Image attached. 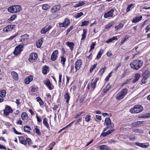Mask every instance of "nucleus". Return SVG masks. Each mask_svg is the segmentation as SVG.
<instances>
[{
    "instance_id": "1",
    "label": "nucleus",
    "mask_w": 150,
    "mask_h": 150,
    "mask_svg": "<svg viewBox=\"0 0 150 150\" xmlns=\"http://www.w3.org/2000/svg\"><path fill=\"white\" fill-rule=\"evenodd\" d=\"M143 64V62L141 60L136 59L132 61L130 64V66L131 68L137 70L142 67Z\"/></svg>"
},
{
    "instance_id": "2",
    "label": "nucleus",
    "mask_w": 150,
    "mask_h": 150,
    "mask_svg": "<svg viewBox=\"0 0 150 150\" xmlns=\"http://www.w3.org/2000/svg\"><path fill=\"white\" fill-rule=\"evenodd\" d=\"M127 89L123 88L116 96V99L117 100H120L124 98L127 93Z\"/></svg>"
},
{
    "instance_id": "3",
    "label": "nucleus",
    "mask_w": 150,
    "mask_h": 150,
    "mask_svg": "<svg viewBox=\"0 0 150 150\" xmlns=\"http://www.w3.org/2000/svg\"><path fill=\"white\" fill-rule=\"evenodd\" d=\"M22 9L20 5H14L9 7L8 9V11L11 13H17L20 12Z\"/></svg>"
},
{
    "instance_id": "4",
    "label": "nucleus",
    "mask_w": 150,
    "mask_h": 150,
    "mask_svg": "<svg viewBox=\"0 0 150 150\" xmlns=\"http://www.w3.org/2000/svg\"><path fill=\"white\" fill-rule=\"evenodd\" d=\"M143 109V107L140 105H134L133 108L131 109L129 111L130 112H140Z\"/></svg>"
},
{
    "instance_id": "5",
    "label": "nucleus",
    "mask_w": 150,
    "mask_h": 150,
    "mask_svg": "<svg viewBox=\"0 0 150 150\" xmlns=\"http://www.w3.org/2000/svg\"><path fill=\"white\" fill-rule=\"evenodd\" d=\"M23 46L22 45H20L17 46L13 52V54L16 55H17L20 54L21 52L23 50Z\"/></svg>"
},
{
    "instance_id": "6",
    "label": "nucleus",
    "mask_w": 150,
    "mask_h": 150,
    "mask_svg": "<svg viewBox=\"0 0 150 150\" xmlns=\"http://www.w3.org/2000/svg\"><path fill=\"white\" fill-rule=\"evenodd\" d=\"M82 62V60L79 59L77 60L75 64V67L76 69L75 71L80 70L81 67Z\"/></svg>"
},
{
    "instance_id": "7",
    "label": "nucleus",
    "mask_w": 150,
    "mask_h": 150,
    "mask_svg": "<svg viewBox=\"0 0 150 150\" xmlns=\"http://www.w3.org/2000/svg\"><path fill=\"white\" fill-rule=\"evenodd\" d=\"M115 11L114 9H112L110 11L105 13L104 17L105 18H107L109 17H112L113 12Z\"/></svg>"
},
{
    "instance_id": "8",
    "label": "nucleus",
    "mask_w": 150,
    "mask_h": 150,
    "mask_svg": "<svg viewBox=\"0 0 150 150\" xmlns=\"http://www.w3.org/2000/svg\"><path fill=\"white\" fill-rule=\"evenodd\" d=\"M58 52L57 50H55L53 51L51 57V59L53 61H55L58 57Z\"/></svg>"
},
{
    "instance_id": "9",
    "label": "nucleus",
    "mask_w": 150,
    "mask_h": 150,
    "mask_svg": "<svg viewBox=\"0 0 150 150\" xmlns=\"http://www.w3.org/2000/svg\"><path fill=\"white\" fill-rule=\"evenodd\" d=\"M52 27L51 25H49L48 26L46 25L41 30V33L42 34L45 33L49 31L52 28Z\"/></svg>"
},
{
    "instance_id": "10",
    "label": "nucleus",
    "mask_w": 150,
    "mask_h": 150,
    "mask_svg": "<svg viewBox=\"0 0 150 150\" xmlns=\"http://www.w3.org/2000/svg\"><path fill=\"white\" fill-rule=\"evenodd\" d=\"M15 27V25H11L6 26L3 29L4 31L7 32L11 31Z\"/></svg>"
},
{
    "instance_id": "11",
    "label": "nucleus",
    "mask_w": 150,
    "mask_h": 150,
    "mask_svg": "<svg viewBox=\"0 0 150 150\" xmlns=\"http://www.w3.org/2000/svg\"><path fill=\"white\" fill-rule=\"evenodd\" d=\"M135 144L137 146L143 148H146L148 147L149 146V143L146 142L142 143L136 142L135 143Z\"/></svg>"
},
{
    "instance_id": "12",
    "label": "nucleus",
    "mask_w": 150,
    "mask_h": 150,
    "mask_svg": "<svg viewBox=\"0 0 150 150\" xmlns=\"http://www.w3.org/2000/svg\"><path fill=\"white\" fill-rule=\"evenodd\" d=\"M69 23V20L68 18H66L63 23H59V25L61 27H65L67 26Z\"/></svg>"
},
{
    "instance_id": "13",
    "label": "nucleus",
    "mask_w": 150,
    "mask_h": 150,
    "mask_svg": "<svg viewBox=\"0 0 150 150\" xmlns=\"http://www.w3.org/2000/svg\"><path fill=\"white\" fill-rule=\"evenodd\" d=\"M38 57L37 54L35 53H33L30 54L29 58V60L30 61L34 60L37 59Z\"/></svg>"
},
{
    "instance_id": "14",
    "label": "nucleus",
    "mask_w": 150,
    "mask_h": 150,
    "mask_svg": "<svg viewBox=\"0 0 150 150\" xmlns=\"http://www.w3.org/2000/svg\"><path fill=\"white\" fill-rule=\"evenodd\" d=\"M105 123L106 124L109 126V127L113 128L114 127V125L112 123H111V121L110 118L107 117L105 120Z\"/></svg>"
},
{
    "instance_id": "15",
    "label": "nucleus",
    "mask_w": 150,
    "mask_h": 150,
    "mask_svg": "<svg viewBox=\"0 0 150 150\" xmlns=\"http://www.w3.org/2000/svg\"><path fill=\"white\" fill-rule=\"evenodd\" d=\"M60 8V6L58 5H55L53 6L51 10V12L52 13L56 12Z\"/></svg>"
},
{
    "instance_id": "16",
    "label": "nucleus",
    "mask_w": 150,
    "mask_h": 150,
    "mask_svg": "<svg viewBox=\"0 0 150 150\" xmlns=\"http://www.w3.org/2000/svg\"><path fill=\"white\" fill-rule=\"evenodd\" d=\"M33 80V76L31 75H30L26 77L25 80V84H28Z\"/></svg>"
},
{
    "instance_id": "17",
    "label": "nucleus",
    "mask_w": 150,
    "mask_h": 150,
    "mask_svg": "<svg viewBox=\"0 0 150 150\" xmlns=\"http://www.w3.org/2000/svg\"><path fill=\"white\" fill-rule=\"evenodd\" d=\"M64 99L66 100V103L68 104L69 103L70 97L68 91L66 92V93L64 95Z\"/></svg>"
},
{
    "instance_id": "18",
    "label": "nucleus",
    "mask_w": 150,
    "mask_h": 150,
    "mask_svg": "<svg viewBox=\"0 0 150 150\" xmlns=\"http://www.w3.org/2000/svg\"><path fill=\"white\" fill-rule=\"evenodd\" d=\"M29 35L27 34H24L21 37L20 42H23L27 40L28 38Z\"/></svg>"
},
{
    "instance_id": "19",
    "label": "nucleus",
    "mask_w": 150,
    "mask_h": 150,
    "mask_svg": "<svg viewBox=\"0 0 150 150\" xmlns=\"http://www.w3.org/2000/svg\"><path fill=\"white\" fill-rule=\"evenodd\" d=\"M4 111V112H12L13 110L10 106L6 105Z\"/></svg>"
},
{
    "instance_id": "20",
    "label": "nucleus",
    "mask_w": 150,
    "mask_h": 150,
    "mask_svg": "<svg viewBox=\"0 0 150 150\" xmlns=\"http://www.w3.org/2000/svg\"><path fill=\"white\" fill-rule=\"evenodd\" d=\"M142 18V16H140L139 17H137L133 18V20L132 21V22L133 23H136L139 22L140 21Z\"/></svg>"
},
{
    "instance_id": "21",
    "label": "nucleus",
    "mask_w": 150,
    "mask_h": 150,
    "mask_svg": "<svg viewBox=\"0 0 150 150\" xmlns=\"http://www.w3.org/2000/svg\"><path fill=\"white\" fill-rule=\"evenodd\" d=\"M45 84L49 89L52 90L53 88V87L51 86L50 82L49 79H47L45 81Z\"/></svg>"
},
{
    "instance_id": "22",
    "label": "nucleus",
    "mask_w": 150,
    "mask_h": 150,
    "mask_svg": "<svg viewBox=\"0 0 150 150\" xmlns=\"http://www.w3.org/2000/svg\"><path fill=\"white\" fill-rule=\"evenodd\" d=\"M98 80V78H96L94 81L93 80L92 81L91 85V87L92 88H93V89H94L95 88L97 81Z\"/></svg>"
},
{
    "instance_id": "23",
    "label": "nucleus",
    "mask_w": 150,
    "mask_h": 150,
    "mask_svg": "<svg viewBox=\"0 0 150 150\" xmlns=\"http://www.w3.org/2000/svg\"><path fill=\"white\" fill-rule=\"evenodd\" d=\"M140 77V74H136L134 76L133 80H132V82L133 83H135L139 79Z\"/></svg>"
},
{
    "instance_id": "24",
    "label": "nucleus",
    "mask_w": 150,
    "mask_h": 150,
    "mask_svg": "<svg viewBox=\"0 0 150 150\" xmlns=\"http://www.w3.org/2000/svg\"><path fill=\"white\" fill-rule=\"evenodd\" d=\"M11 74L13 78L16 80H17L18 78V74L15 71H13L11 72Z\"/></svg>"
},
{
    "instance_id": "25",
    "label": "nucleus",
    "mask_w": 150,
    "mask_h": 150,
    "mask_svg": "<svg viewBox=\"0 0 150 150\" xmlns=\"http://www.w3.org/2000/svg\"><path fill=\"white\" fill-rule=\"evenodd\" d=\"M86 3V2L85 1H79L78 3L76 4L74 6V7H79L84 5Z\"/></svg>"
},
{
    "instance_id": "26",
    "label": "nucleus",
    "mask_w": 150,
    "mask_h": 150,
    "mask_svg": "<svg viewBox=\"0 0 150 150\" xmlns=\"http://www.w3.org/2000/svg\"><path fill=\"white\" fill-rule=\"evenodd\" d=\"M117 39H118L117 38V36L113 37L106 40V42L109 44L110 42H112L113 41L117 40Z\"/></svg>"
},
{
    "instance_id": "27",
    "label": "nucleus",
    "mask_w": 150,
    "mask_h": 150,
    "mask_svg": "<svg viewBox=\"0 0 150 150\" xmlns=\"http://www.w3.org/2000/svg\"><path fill=\"white\" fill-rule=\"evenodd\" d=\"M87 33V30L86 29H84L83 30V33L81 35L82 38H81V40H84L86 37V35Z\"/></svg>"
},
{
    "instance_id": "28",
    "label": "nucleus",
    "mask_w": 150,
    "mask_h": 150,
    "mask_svg": "<svg viewBox=\"0 0 150 150\" xmlns=\"http://www.w3.org/2000/svg\"><path fill=\"white\" fill-rule=\"evenodd\" d=\"M144 122V121H138L137 122L132 123V126L133 127H135L136 126L143 124Z\"/></svg>"
},
{
    "instance_id": "29",
    "label": "nucleus",
    "mask_w": 150,
    "mask_h": 150,
    "mask_svg": "<svg viewBox=\"0 0 150 150\" xmlns=\"http://www.w3.org/2000/svg\"><path fill=\"white\" fill-rule=\"evenodd\" d=\"M60 61V62L62 64V65L64 66L65 64V63L66 61V58L64 57V55L61 57Z\"/></svg>"
},
{
    "instance_id": "30",
    "label": "nucleus",
    "mask_w": 150,
    "mask_h": 150,
    "mask_svg": "<svg viewBox=\"0 0 150 150\" xmlns=\"http://www.w3.org/2000/svg\"><path fill=\"white\" fill-rule=\"evenodd\" d=\"M42 38L41 40H38L36 42V47L38 48H40L43 42L42 39Z\"/></svg>"
},
{
    "instance_id": "31",
    "label": "nucleus",
    "mask_w": 150,
    "mask_h": 150,
    "mask_svg": "<svg viewBox=\"0 0 150 150\" xmlns=\"http://www.w3.org/2000/svg\"><path fill=\"white\" fill-rule=\"evenodd\" d=\"M19 141L21 143L25 145L26 144V141L23 137H21L19 138Z\"/></svg>"
},
{
    "instance_id": "32",
    "label": "nucleus",
    "mask_w": 150,
    "mask_h": 150,
    "mask_svg": "<svg viewBox=\"0 0 150 150\" xmlns=\"http://www.w3.org/2000/svg\"><path fill=\"white\" fill-rule=\"evenodd\" d=\"M68 46L70 47V49L72 50L74 48V43L73 42H67L66 43Z\"/></svg>"
},
{
    "instance_id": "33",
    "label": "nucleus",
    "mask_w": 150,
    "mask_h": 150,
    "mask_svg": "<svg viewBox=\"0 0 150 150\" xmlns=\"http://www.w3.org/2000/svg\"><path fill=\"white\" fill-rule=\"evenodd\" d=\"M104 52L103 50L101 49L98 52V53L96 57V58L97 59H98L99 58H100L101 55L103 54V53Z\"/></svg>"
},
{
    "instance_id": "34",
    "label": "nucleus",
    "mask_w": 150,
    "mask_h": 150,
    "mask_svg": "<svg viewBox=\"0 0 150 150\" xmlns=\"http://www.w3.org/2000/svg\"><path fill=\"white\" fill-rule=\"evenodd\" d=\"M42 9L44 10H47L50 7L49 5L47 4H45L42 5Z\"/></svg>"
},
{
    "instance_id": "35",
    "label": "nucleus",
    "mask_w": 150,
    "mask_h": 150,
    "mask_svg": "<svg viewBox=\"0 0 150 150\" xmlns=\"http://www.w3.org/2000/svg\"><path fill=\"white\" fill-rule=\"evenodd\" d=\"M150 117V113H145L142 116H139V118H146Z\"/></svg>"
},
{
    "instance_id": "36",
    "label": "nucleus",
    "mask_w": 150,
    "mask_h": 150,
    "mask_svg": "<svg viewBox=\"0 0 150 150\" xmlns=\"http://www.w3.org/2000/svg\"><path fill=\"white\" fill-rule=\"evenodd\" d=\"M133 6L134 5L132 4H131L128 5L126 10V12H129L131 9L134 7Z\"/></svg>"
},
{
    "instance_id": "37",
    "label": "nucleus",
    "mask_w": 150,
    "mask_h": 150,
    "mask_svg": "<svg viewBox=\"0 0 150 150\" xmlns=\"http://www.w3.org/2000/svg\"><path fill=\"white\" fill-rule=\"evenodd\" d=\"M6 91L3 90L0 91V96L1 97H4L6 96Z\"/></svg>"
},
{
    "instance_id": "38",
    "label": "nucleus",
    "mask_w": 150,
    "mask_h": 150,
    "mask_svg": "<svg viewBox=\"0 0 150 150\" xmlns=\"http://www.w3.org/2000/svg\"><path fill=\"white\" fill-rule=\"evenodd\" d=\"M21 116L22 120H26L28 118L27 113H22Z\"/></svg>"
},
{
    "instance_id": "39",
    "label": "nucleus",
    "mask_w": 150,
    "mask_h": 150,
    "mask_svg": "<svg viewBox=\"0 0 150 150\" xmlns=\"http://www.w3.org/2000/svg\"><path fill=\"white\" fill-rule=\"evenodd\" d=\"M48 71L49 70L48 67L47 66H45L43 69L42 71L43 73L44 74H47Z\"/></svg>"
},
{
    "instance_id": "40",
    "label": "nucleus",
    "mask_w": 150,
    "mask_h": 150,
    "mask_svg": "<svg viewBox=\"0 0 150 150\" xmlns=\"http://www.w3.org/2000/svg\"><path fill=\"white\" fill-rule=\"evenodd\" d=\"M36 99L40 105H43L44 103L41 98L39 97H38L36 98Z\"/></svg>"
},
{
    "instance_id": "41",
    "label": "nucleus",
    "mask_w": 150,
    "mask_h": 150,
    "mask_svg": "<svg viewBox=\"0 0 150 150\" xmlns=\"http://www.w3.org/2000/svg\"><path fill=\"white\" fill-rule=\"evenodd\" d=\"M34 129L35 133H37L38 135H40L41 134V132L40 129H38L37 126H35L34 127Z\"/></svg>"
},
{
    "instance_id": "42",
    "label": "nucleus",
    "mask_w": 150,
    "mask_h": 150,
    "mask_svg": "<svg viewBox=\"0 0 150 150\" xmlns=\"http://www.w3.org/2000/svg\"><path fill=\"white\" fill-rule=\"evenodd\" d=\"M133 131L138 134H141L143 132V131L141 129H135L133 130Z\"/></svg>"
},
{
    "instance_id": "43",
    "label": "nucleus",
    "mask_w": 150,
    "mask_h": 150,
    "mask_svg": "<svg viewBox=\"0 0 150 150\" xmlns=\"http://www.w3.org/2000/svg\"><path fill=\"white\" fill-rule=\"evenodd\" d=\"M110 84H108L103 89V92L105 93H106L110 89Z\"/></svg>"
},
{
    "instance_id": "44",
    "label": "nucleus",
    "mask_w": 150,
    "mask_h": 150,
    "mask_svg": "<svg viewBox=\"0 0 150 150\" xmlns=\"http://www.w3.org/2000/svg\"><path fill=\"white\" fill-rule=\"evenodd\" d=\"M113 22H111L110 23L107 24L105 26V28L106 29H108L112 27V25H113Z\"/></svg>"
},
{
    "instance_id": "45",
    "label": "nucleus",
    "mask_w": 150,
    "mask_h": 150,
    "mask_svg": "<svg viewBox=\"0 0 150 150\" xmlns=\"http://www.w3.org/2000/svg\"><path fill=\"white\" fill-rule=\"evenodd\" d=\"M24 129L25 132L29 133L31 129L28 126H26L24 127Z\"/></svg>"
},
{
    "instance_id": "46",
    "label": "nucleus",
    "mask_w": 150,
    "mask_h": 150,
    "mask_svg": "<svg viewBox=\"0 0 150 150\" xmlns=\"http://www.w3.org/2000/svg\"><path fill=\"white\" fill-rule=\"evenodd\" d=\"M83 15V13L82 12H80L76 14L75 15V17L76 18H78Z\"/></svg>"
},
{
    "instance_id": "47",
    "label": "nucleus",
    "mask_w": 150,
    "mask_h": 150,
    "mask_svg": "<svg viewBox=\"0 0 150 150\" xmlns=\"http://www.w3.org/2000/svg\"><path fill=\"white\" fill-rule=\"evenodd\" d=\"M43 124L45 125V126L48 128H49V124L47 122L46 119L45 118L44 119L43 121Z\"/></svg>"
},
{
    "instance_id": "48",
    "label": "nucleus",
    "mask_w": 150,
    "mask_h": 150,
    "mask_svg": "<svg viewBox=\"0 0 150 150\" xmlns=\"http://www.w3.org/2000/svg\"><path fill=\"white\" fill-rule=\"evenodd\" d=\"M112 73L113 71H112L107 76L105 79L106 81H109L110 78V77L112 76Z\"/></svg>"
},
{
    "instance_id": "49",
    "label": "nucleus",
    "mask_w": 150,
    "mask_h": 150,
    "mask_svg": "<svg viewBox=\"0 0 150 150\" xmlns=\"http://www.w3.org/2000/svg\"><path fill=\"white\" fill-rule=\"evenodd\" d=\"M89 23V22L88 21H84L83 22H82L81 23V26H86L88 25Z\"/></svg>"
},
{
    "instance_id": "50",
    "label": "nucleus",
    "mask_w": 150,
    "mask_h": 150,
    "mask_svg": "<svg viewBox=\"0 0 150 150\" xmlns=\"http://www.w3.org/2000/svg\"><path fill=\"white\" fill-rule=\"evenodd\" d=\"M100 149L101 150H108V148L105 145H102L100 146Z\"/></svg>"
},
{
    "instance_id": "51",
    "label": "nucleus",
    "mask_w": 150,
    "mask_h": 150,
    "mask_svg": "<svg viewBox=\"0 0 150 150\" xmlns=\"http://www.w3.org/2000/svg\"><path fill=\"white\" fill-rule=\"evenodd\" d=\"M123 26V24L122 23H120L118 25L115 26V28L117 30L120 28H122Z\"/></svg>"
},
{
    "instance_id": "52",
    "label": "nucleus",
    "mask_w": 150,
    "mask_h": 150,
    "mask_svg": "<svg viewBox=\"0 0 150 150\" xmlns=\"http://www.w3.org/2000/svg\"><path fill=\"white\" fill-rule=\"evenodd\" d=\"M55 144V143L54 142H53L50 144L49 145V148L50 149V150H52V149Z\"/></svg>"
},
{
    "instance_id": "53",
    "label": "nucleus",
    "mask_w": 150,
    "mask_h": 150,
    "mask_svg": "<svg viewBox=\"0 0 150 150\" xmlns=\"http://www.w3.org/2000/svg\"><path fill=\"white\" fill-rule=\"evenodd\" d=\"M128 37L127 36H125L124 38L122 39V41L120 43V45H123L124 42L126 41V40L127 39Z\"/></svg>"
},
{
    "instance_id": "54",
    "label": "nucleus",
    "mask_w": 150,
    "mask_h": 150,
    "mask_svg": "<svg viewBox=\"0 0 150 150\" xmlns=\"http://www.w3.org/2000/svg\"><path fill=\"white\" fill-rule=\"evenodd\" d=\"M147 82V78L144 77L142 80V82L143 83H145Z\"/></svg>"
},
{
    "instance_id": "55",
    "label": "nucleus",
    "mask_w": 150,
    "mask_h": 150,
    "mask_svg": "<svg viewBox=\"0 0 150 150\" xmlns=\"http://www.w3.org/2000/svg\"><path fill=\"white\" fill-rule=\"evenodd\" d=\"M62 75L61 74H60L59 76V81L58 84L59 85H61V83L62 82Z\"/></svg>"
},
{
    "instance_id": "56",
    "label": "nucleus",
    "mask_w": 150,
    "mask_h": 150,
    "mask_svg": "<svg viewBox=\"0 0 150 150\" xmlns=\"http://www.w3.org/2000/svg\"><path fill=\"white\" fill-rule=\"evenodd\" d=\"M17 17V16L16 15H13L11 16L10 19V21H13L15 20Z\"/></svg>"
},
{
    "instance_id": "57",
    "label": "nucleus",
    "mask_w": 150,
    "mask_h": 150,
    "mask_svg": "<svg viewBox=\"0 0 150 150\" xmlns=\"http://www.w3.org/2000/svg\"><path fill=\"white\" fill-rule=\"evenodd\" d=\"M91 116L89 115H87L85 117V120L87 122L90 121Z\"/></svg>"
},
{
    "instance_id": "58",
    "label": "nucleus",
    "mask_w": 150,
    "mask_h": 150,
    "mask_svg": "<svg viewBox=\"0 0 150 150\" xmlns=\"http://www.w3.org/2000/svg\"><path fill=\"white\" fill-rule=\"evenodd\" d=\"M114 130L115 129H111L108 131L107 132H106V133L108 135L113 132L114 131Z\"/></svg>"
},
{
    "instance_id": "59",
    "label": "nucleus",
    "mask_w": 150,
    "mask_h": 150,
    "mask_svg": "<svg viewBox=\"0 0 150 150\" xmlns=\"http://www.w3.org/2000/svg\"><path fill=\"white\" fill-rule=\"evenodd\" d=\"M106 69V67H104L102 69L100 70V72L102 73L103 74L105 71V70Z\"/></svg>"
},
{
    "instance_id": "60",
    "label": "nucleus",
    "mask_w": 150,
    "mask_h": 150,
    "mask_svg": "<svg viewBox=\"0 0 150 150\" xmlns=\"http://www.w3.org/2000/svg\"><path fill=\"white\" fill-rule=\"evenodd\" d=\"M96 65L97 64H94L93 66H92V68L90 69V72H91L93 71V70L96 67Z\"/></svg>"
},
{
    "instance_id": "61",
    "label": "nucleus",
    "mask_w": 150,
    "mask_h": 150,
    "mask_svg": "<svg viewBox=\"0 0 150 150\" xmlns=\"http://www.w3.org/2000/svg\"><path fill=\"white\" fill-rule=\"evenodd\" d=\"M96 44L95 43L92 44L90 45L91 50L90 51L93 49L94 48V47L95 46Z\"/></svg>"
},
{
    "instance_id": "62",
    "label": "nucleus",
    "mask_w": 150,
    "mask_h": 150,
    "mask_svg": "<svg viewBox=\"0 0 150 150\" xmlns=\"http://www.w3.org/2000/svg\"><path fill=\"white\" fill-rule=\"evenodd\" d=\"M145 30H146V33L148 31L150 30V24L148 25L145 28Z\"/></svg>"
},
{
    "instance_id": "63",
    "label": "nucleus",
    "mask_w": 150,
    "mask_h": 150,
    "mask_svg": "<svg viewBox=\"0 0 150 150\" xmlns=\"http://www.w3.org/2000/svg\"><path fill=\"white\" fill-rule=\"evenodd\" d=\"M13 132H14L16 134H19V135H21L22 134L21 133V132H18L16 129L15 128H14L13 129Z\"/></svg>"
},
{
    "instance_id": "64",
    "label": "nucleus",
    "mask_w": 150,
    "mask_h": 150,
    "mask_svg": "<svg viewBox=\"0 0 150 150\" xmlns=\"http://www.w3.org/2000/svg\"><path fill=\"white\" fill-rule=\"evenodd\" d=\"M26 142H28V144L29 145L31 143V139L30 138H27L26 139Z\"/></svg>"
}]
</instances>
